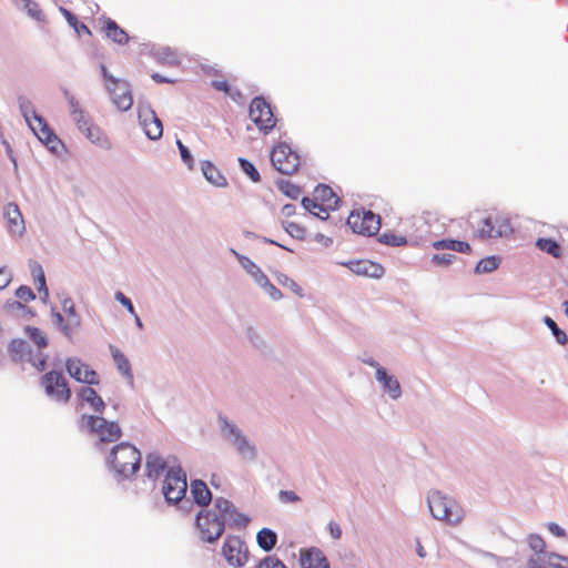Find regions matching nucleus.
I'll list each match as a JSON object with an SVG mask.
<instances>
[{"instance_id":"1","label":"nucleus","mask_w":568,"mask_h":568,"mask_svg":"<svg viewBox=\"0 0 568 568\" xmlns=\"http://www.w3.org/2000/svg\"><path fill=\"white\" fill-rule=\"evenodd\" d=\"M250 518L242 514L232 501L226 498H215L211 508L202 509L195 518V529L204 542H215L225 530V526L245 528Z\"/></svg>"},{"instance_id":"2","label":"nucleus","mask_w":568,"mask_h":568,"mask_svg":"<svg viewBox=\"0 0 568 568\" xmlns=\"http://www.w3.org/2000/svg\"><path fill=\"white\" fill-rule=\"evenodd\" d=\"M109 462L114 473L126 479L140 469L141 453L135 446L121 443L113 447Z\"/></svg>"},{"instance_id":"3","label":"nucleus","mask_w":568,"mask_h":568,"mask_svg":"<svg viewBox=\"0 0 568 568\" xmlns=\"http://www.w3.org/2000/svg\"><path fill=\"white\" fill-rule=\"evenodd\" d=\"M339 202V197L332 187L325 184H320L314 189L312 199L303 197L302 205L313 215L322 220H326L328 217V212L336 210Z\"/></svg>"},{"instance_id":"4","label":"nucleus","mask_w":568,"mask_h":568,"mask_svg":"<svg viewBox=\"0 0 568 568\" xmlns=\"http://www.w3.org/2000/svg\"><path fill=\"white\" fill-rule=\"evenodd\" d=\"M428 508L434 518L453 525L460 523L464 516L460 505L440 491L429 494Z\"/></svg>"},{"instance_id":"5","label":"nucleus","mask_w":568,"mask_h":568,"mask_svg":"<svg viewBox=\"0 0 568 568\" xmlns=\"http://www.w3.org/2000/svg\"><path fill=\"white\" fill-rule=\"evenodd\" d=\"M101 72L113 104L120 111L131 109L133 104V97L130 84L125 80L114 78L104 64L101 65Z\"/></svg>"},{"instance_id":"6","label":"nucleus","mask_w":568,"mask_h":568,"mask_svg":"<svg viewBox=\"0 0 568 568\" xmlns=\"http://www.w3.org/2000/svg\"><path fill=\"white\" fill-rule=\"evenodd\" d=\"M81 427L99 436L101 442L112 443L118 440L121 435V428L115 422H109L99 416L82 415Z\"/></svg>"},{"instance_id":"7","label":"nucleus","mask_w":568,"mask_h":568,"mask_svg":"<svg viewBox=\"0 0 568 568\" xmlns=\"http://www.w3.org/2000/svg\"><path fill=\"white\" fill-rule=\"evenodd\" d=\"M513 233L509 219L498 212L487 214L480 222L477 234L480 239H496Z\"/></svg>"},{"instance_id":"8","label":"nucleus","mask_w":568,"mask_h":568,"mask_svg":"<svg viewBox=\"0 0 568 568\" xmlns=\"http://www.w3.org/2000/svg\"><path fill=\"white\" fill-rule=\"evenodd\" d=\"M274 169L286 175L294 174L301 164L300 155L287 144L280 143L271 152Z\"/></svg>"},{"instance_id":"9","label":"nucleus","mask_w":568,"mask_h":568,"mask_svg":"<svg viewBox=\"0 0 568 568\" xmlns=\"http://www.w3.org/2000/svg\"><path fill=\"white\" fill-rule=\"evenodd\" d=\"M41 386L44 393L59 403H68L71 398V389L62 372L50 371L41 378Z\"/></svg>"},{"instance_id":"10","label":"nucleus","mask_w":568,"mask_h":568,"mask_svg":"<svg viewBox=\"0 0 568 568\" xmlns=\"http://www.w3.org/2000/svg\"><path fill=\"white\" fill-rule=\"evenodd\" d=\"M222 555L233 568H242L250 560L246 542L239 536H227L222 545Z\"/></svg>"},{"instance_id":"11","label":"nucleus","mask_w":568,"mask_h":568,"mask_svg":"<svg viewBox=\"0 0 568 568\" xmlns=\"http://www.w3.org/2000/svg\"><path fill=\"white\" fill-rule=\"evenodd\" d=\"M347 225L354 233L372 236L379 231L381 219L372 211L354 210L348 215Z\"/></svg>"},{"instance_id":"12","label":"nucleus","mask_w":568,"mask_h":568,"mask_svg":"<svg viewBox=\"0 0 568 568\" xmlns=\"http://www.w3.org/2000/svg\"><path fill=\"white\" fill-rule=\"evenodd\" d=\"M186 475L183 471L181 465L178 467V469H174L171 473H166L163 480L162 493L168 503L175 504L182 500L186 494Z\"/></svg>"},{"instance_id":"13","label":"nucleus","mask_w":568,"mask_h":568,"mask_svg":"<svg viewBox=\"0 0 568 568\" xmlns=\"http://www.w3.org/2000/svg\"><path fill=\"white\" fill-rule=\"evenodd\" d=\"M180 462L174 455L163 456L159 453H150L145 457V476L156 480L162 475L178 469Z\"/></svg>"},{"instance_id":"14","label":"nucleus","mask_w":568,"mask_h":568,"mask_svg":"<svg viewBox=\"0 0 568 568\" xmlns=\"http://www.w3.org/2000/svg\"><path fill=\"white\" fill-rule=\"evenodd\" d=\"M250 118L255 125L268 133L275 125L276 119L272 112L271 105L263 98H254L250 104Z\"/></svg>"},{"instance_id":"15","label":"nucleus","mask_w":568,"mask_h":568,"mask_svg":"<svg viewBox=\"0 0 568 568\" xmlns=\"http://www.w3.org/2000/svg\"><path fill=\"white\" fill-rule=\"evenodd\" d=\"M223 429L232 436V444L235 446L237 453L247 460H254L256 458V448L248 442L246 436L234 425L224 420Z\"/></svg>"},{"instance_id":"16","label":"nucleus","mask_w":568,"mask_h":568,"mask_svg":"<svg viewBox=\"0 0 568 568\" xmlns=\"http://www.w3.org/2000/svg\"><path fill=\"white\" fill-rule=\"evenodd\" d=\"M67 372L75 381L89 385L99 384V375L88 364L79 358H69L65 362Z\"/></svg>"},{"instance_id":"17","label":"nucleus","mask_w":568,"mask_h":568,"mask_svg":"<svg viewBox=\"0 0 568 568\" xmlns=\"http://www.w3.org/2000/svg\"><path fill=\"white\" fill-rule=\"evenodd\" d=\"M139 119L145 134L151 140H158L162 136V122L150 106H139Z\"/></svg>"},{"instance_id":"18","label":"nucleus","mask_w":568,"mask_h":568,"mask_svg":"<svg viewBox=\"0 0 568 568\" xmlns=\"http://www.w3.org/2000/svg\"><path fill=\"white\" fill-rule=\"evenodd\" d=\"M301 568H331L324 552L316 547L300 549Z\"/></svg>"},{"instance_id":"19","label":"nucleus","mask_w":568,"mask_h":568,"mask_svg":"<svg viewBox=\"0 0 568 568\" xmlns=\"http://www.w3.org/2000/svg\"><path fill=\"white\" fill-rule=\"evenodd\" d=\"M7 229L12 235L21 236L26 231L24 220L16 203H8L3 211Z\"/></svg>"},{"instance_id":"20","label":"nucleus","mask_w":568,"mask_h":568,"mask_svg":"<svg viewBox=\"0 0 568 568\" xmlns=\"http://www.w3.org/2000/svg\"><path fill=\"white\" fill-rule=\"evenodd\" d=\"M371 366L376 367V378L379 383L383 384V387L386 392L389 393L390 397L397 399L400 394V385L396 377L387 374L386 369L379 366L375 362L368 363Z\"/></svg>"},{"instance_id":"21","label":"nucleus","mask_w":568,"mask_h":568,"mask_svg":"<svg viewBox=\"0 0 568 568\" xmlns=\"http://www.w3.org/2000/svg\"><path fill=\"white\" fill-rule=\"evenodd\" d=\"M348 267L355 274L368 277L378 278L384 274V267L381 264L368 260L351 261Z\"/></svg>"},{"instance_id":"22","label":"nucleus","mask_w":568,"mask_h":568,"mask_svg":"<svg viewBox=\"0 0 568 568\" xmlns=\"http://www.w3.org/2000/svg\"><path fill=\"white\" fill-rule=\"evenodd\" d=\"M27 122L33 133L45 144H49L55 140V135L42 116L36 114L28 119Z\"/></svg>"},{"instance_id":"23","label":"nucleus","mask_w":568,"mask_h":568,"mask_svg":"<svg viewBox=\"0 0 568 568\" xmlns=\"http://www.w3.org/2000/svg\"><path fill=\"white\" fill-rule=\"evenodd\" d=\"M103 31L105 36L118 44H126L129 41L128 33L112 19L103 18Z\"/></svg>"},{"instance_id":"24","label":"nucleus","mask_w":568,"mask_h":568,"mask_svg":"<svg viewBox=\"0 0 568 568\" xmlns=\"http://www.w3.org/2000/svg\"><path fill=\"white\" fill-rule=\"evenodd\" d=\"M191 495L200 506H207L212 501V494L203 480L196 479L191 483Z\"/></svg>"},{"instance_id":"25","label":"nucleus","mask_w":568,"mask_h":568,"mask_svg":"<svg viewBox=\"0 0 568 568\" xmlns=\"http://www.w3.org/2000/svg\"><path fill=\"white\" fill-rule=\"evenodd\" d=\"M202 172L205 179L213 185L223 187L226 186L227 181L221 171L210 161H203L201 164Z\"/></svg>"},{"instance_id":"26","label":"nucleus","mask_w":568,"mask_h":568,"mask_svg":"<svg viewBox=\"0 0 568 568\" xmlns=\"http://www.w3.org/2000/svg\"><path fill=\"white\" fill-rule=\"evenodd\" d=\"M82 133L85 134V136L98 146L105 150L111 148L110 140L98 125L92 123L89 126H85V130Z\"/></svg>"},{"instance_id":"27","label":"nucleus","mask_w":568,"mask_h":568,"mask_svg":"<svg viewBox=\"0 0 568 568\" xmlns=\"http://www.w3.org/2000/svg\"><path fill=\"white\" fill-rule=\"evenodd\" d=\"M80 397L83 402L88 403L94 412L102 413L104 410L105 404L101 396L98 395V393L91 388V387H84L80 392Z\"/></svg>"},{"instance_id":"28","label":"nucleus","mask_w":568,"mask_h":568,"mask_svg":"<svg viewBox=\"0 0 568 568\" xmlns=\"http://www.w3.org/2000/svg\"><path fill=\"white\" fill-rule=\"evenodd\" d=\"M113 361L118 369L130 381L133 378L132 369L128 357L115 346H110Z\"/></svg>"},{"instance_id":"29","label":"nucleus","mask_w":568,"mask_h":568,"mask_svg":"<svg viewBox=\"0 0 568 568\" xmlns=\"http://www.w3.org/2000/svg\"><path fill=\"white\" fill-rule=\"evenodd\" d=\"M29 267L37 290L39 293H43L44 298H47L49 293L45 285V276L42 266L36 261H31L29 263Z\"/></svg>"},{"instance_id":"30","label":"nucleus","mask_w":568,"mask_h":568,"mask_svg":"<svg viewBox=\"0 0 568 568\" xmlns=\"http://www.w3.org/2000/svg\"><path fill=\"white\" fill-rule=\"evenodd\" d=\"M70 105L72 108L71 115L73 121L77 123L78 129L84 132L85 126L92 124L90 116L80 108L79 102L74 98L70 99Z\"/></svg>"},{"instance_id":"31","label":"nucleus","mask_w":568,"mask_h":568,"mask_svg":"<svg viewBox=\"0 0 568 568\" xmlns=\"http://www.w3.org/2000/svg\"><path fill=\"white\" fill-rule=\"evenodd\" d=\"M256 541L264 551H271L277 542V535L270 528H262L256 535Z\"/></svg>"},{"instance_id":"32","label":"nucleus","mask_w":568,"mask_h":568,"mask_svg":"<svg viewBox=\"0 0 568 568\" xmlns=\"http://www.w3.org/2000/svg\"><path fill=\"white\" fill-rule=\"evenodd\" d=\"M433 246L436 250H450L459 253H469L471 251L470 245L464 241L457 240H440L436 241Z\"/></svg>"},{"instance_id":"33","label":"nucleus","mask_w":568,"mask_h":568,"mask_svg":"<svg viewBox=\"0 0 568 568\" xmlns=\"http://www.w3.org/2000/svg\"><path fill=\"white\" fill-rule=\"evenodd\" d=\"M10 357L14 362H22L26 356L30 355L29 345L22 339H13L8 347Z\"/></svg>"},{"instance_id":"34","label":"nucleus","mask_w":568,"mask_h":568,"mask_svg":"<svg viewBox=\"0 0 568 568\" xmlns=\"http://www.w3.org/2000/svg\"><path fill=\"white\" fill-rule=\"evenodd\" d=\"M536 246L552 257L559 258L562 255L560 245L552 239L540 237L536 241Z\"/></svg>"},{"instance_id":"35","label":"nucleus","mask_w":568,"mask_h":568,"mask_svg":"<svg viewBox=\"0 0 568 568\" xmlns=\"http://www.w3.org/2000/svg\"><path fill=\"white\" fill-rule=\"evenodd\" d=\"M24 331H26L27 336L31 341H33V343L39 348H44L48 346L47 334L42 329L34 327V326H27Z\"/></svg>"},{"instance_id":"36","label":"nucleus","mask_w":568,"mask_h":568,"mask_svg":"<svg viewBox=\"0 0 568 568\" xmlns=\"http://www.w3.org/2000/svg\"><path fill=\"white\" fill-rule=\"evenodd\" d=\"M158 59L161 63L169 65H178L180 64V55L176 51L170 48H163L158 51Z\"/></svg>"},{"instance_id":"37","label":"nucleus","mask_w":568,"mask_h":568,"mask_svg":"<svg viewBox=\"0 0 568 568\" xmlns=\"http://www.w3.org/2000/svg\"><path fill=\"white\" fill-rule=\"evenodd\" d=\"M275 278L280 285L290 288L293 293H295L298 296H303L301 286L286 274L277 273L275 274Z\"/></svg>"},{"instance_id":"38","label":"nucleus","mask_w":568,"mask_h":568,"mask_svg":"<svg viewBox=\"0 0 568 568\" xmlns=\"http://www.w3.org/2000/svg\"><path fill=\"white\" fill-rule=\"evenodd\" d=\"M544 323L550 328L559 344L566 345L568 343L567 334L558 327V325L551 317L546 316L544 318Z\"/></svg>"},{"instance_id":"39","label":"nucleus","mask_w":568,"mask_h":568,"mask_svg":"<svg viewBox=\"0 0 568 568\" xmlns=\"http://www.w3.org/2000/svg\"><path fill=\"white\" fill-rule=\"evenodd\" d=\"M277 186L281 192H283L286 196L294 199V200L297 199L302 193V190L297 185H295L286 180H281L277 183Z\"/></svg>"},{"instance_id":"40","label":"nucleus","mask_w":568,"mask_h":568,"mask_svg":"<svg viewBox=\"0 0 568 568\" xmlns=\"http://www.w3.org/2000/svg\"><path fill=\"white\" fill-rule=\"evenodd\" d=\"M499 266V260L495 256L483 258L476 266L478 273H489L495 271Z\"/></svg>"},{"instance_id":"41","label":"nucleus","mask_w":568,"mask_h":568,"mask_svg":"<svg viewBox=\"0 0 568 568\" xmlns=\"http://www.w3.org/2000/svg\"><path fill=\"white\" fill-rule=\"evenodd\" d=\"M242 171L255 183L261 181V176L252 162L245 159L239 160Z\"/></svg>"},{"instance_id":"42","label":"nucleus","mask_w":568,"mask_h":568,"mask_svg":"<svg viewBox=\"0 0 568 568\" xmlns=\"http://www.w3.org/2000/svg\"><path fill=\"white\" fill-rule=\"evenodd\" d=\"M24 8L27 9L29 16L37 21H44V13L41 10L40 6L31 0H26Z\"/></svg>"},{"instance_id":"43","label":"nucleus","mask_w":568,"mask_h":568,"mask_svg":"<svg viewBox=\"0 0 568 568\" xmlns=\"http://www.w3.org/2000/svg\"><path fill=\"white\" fill-rule=\"evenodd\" d=\"M379 241L392 246H400L406 244V239L404 236L395 235L393 233H383L379 237Z\"/></svg>"},{"instance_id":"44","label":"nucleus","mask_w":568,"mask_h":568,"mask_svg":"<svg viewBox=\"0 0 568 568\" xmlns=\"http://www.w3.org/2000/svg\"><path fill=\"white\" fill-rule=\"evenodd\" d=\"M548 564L552 568H568V557L550 552L547 555Z\"/></svg>"},{"instance_id":"45","label":"nucleus","mask_w":568,"mask_h":568,"mask_svg":"<svg viewBox=\"0 0 568 568\" xmlns=\"http://www.w3.org/2000/svg\"><path fill=\"white\" fill-rule=\"evenodd\" d=\"M529 547L537 554H541L546 549V542L539 535L532 534L528 537Z\"/></svg>"},{"instance_id":"46","label":"nucleus","mask_w":568,"mask_h":568,"mask_svg":"<svg viewBox=\"0 0 568 568\" xmlns=\"http://www.w3.org/2000/svg\"><path fill=\"white\" fill-rule=\"evenodd\" d=\"M19 106L26 121L37 114L32 102L27 98H19Z\"/></svg>"},{"instance_id":"47","label":"nucleus","mask_w":568,"mask_h":568,"mask_svg":"<svg viewBox=\"0 0 568 568\" xmlns=\"http://www.w3.org/2000/svg\"><path fill=\"white\" fill-rule=\"evenodd\" d=\"M255 568H286V566L274 556H266L263 558Z\"/></svg>"},{"instance_id":"48","label":"nucleus","mask_w":568,"mask_h":568,"mask_svg":"<svg viewBox=\"0 0 568 568\" xmlns=\"http://www.w3.org/2000/svg\"><path fill=\"white\" fill-rule=\"evenodd\" d=\"M28 361L39 372H43L47 367V356L43 355L42 353H38L34 356H32L31 354L28 355Z\"/></svg>"},{"instance_id":"49","label":"nucleus","mask_w":568,"mask_h":568,"mask_svg":"<svg viewBox=\"0 0 568 568\" xmlns=\"http://www.w3.org/2000/svg\"><path fill=\"white\" fill-rule=\"evenodd\" d=\"M16 296L24 302V303H29L31 301H33L36 298V295L34 293L32 292V290L29 287V286H26V285H22L20 286L17 291H16Z\"/></svg>"},{"instance_id":"50","label":"nucleus","mask_w":568,"mask_h":568,"mask_svg":"<svg viewBox=\"0 0 568 568\" xmlns=\"http://www.w3.org/2000/svg\"><path fill=\"white\" fill-rule=\"evenodd\" d=\"M284 227L286 232L295 239H303L305 236V229L295 222H288Z\"/></svg>"},{"instance_id":"51","label":"nucleus","mask_w":568,"mask_h":568,"mask_svg":"<svg viewBox=\"0 0 568 568\" xmlns=\"http://www.w3.org/2000/svg\"><path fill=\"white\" fill-rule=\"evenodd\" d=\"M456 258V256L454 254H450V253H442V254H435L433 257H432V262L436 265H440V266H447L449 265Z\"/></svg>"},{"instance_id":"52","label":"nucleus","mask_w":568,"mask_h":568,"mask_svg":"<svg viewBox=\"0 0 568 568\" xmlns=\"http://www.w3.org/2000/svg\"><path fill=\"white\" fill-rule=\"evenodd\" d=\"M12 275L9 268H0V290L6 288L11 282Z\"/></svg>"},{"instance_id":"53","label":"nucleus","mask_w":568,"mask_h":568,"mask_svg":"<svg viewBox=\"0 0 568 568\" xmlns=\"http://www.w3.org/2000/svg\"><path fill=\"white\" fill-rule=\"evenodd\" d=\"M212 87L217 90V91H222L226 94H230L232 95L231 93V85L229 84L227 80L225 79H222V80H214L212 82Z\"/></svg>"},{"instance_id":"54","label":"nucleus","mask_w":568,"mask_h":568,"mask_svg":"<svg viewBox=\"0 0 568 568\" xmlns=\"http://www.w3.org/2000/svg\"><path fill=\"white\" fill-rule=\"evenodd\" d=\"M242 266L253 276L256 273V268H260L253 261L248 257L240 256L239 257Z\"/></svg>"},{"instance_id":"55","label":"nucleus","mask_w":568,"mask_h":568,"mask_svg":"<svg viewBox=\"0 0 568 568\" xmlns=\"http://www.w3.org/2000/svg\"><path fill=\"white\" fill-rule=\"evenodd\" d=\"M280 499L284 503H296L300 497L293 490H281Z\"/></svg>"},{"instance_id":"56","label":"nucleus","mask_w":568,"mask_h":568,"mask_svg":"<svg viewBox=\"0 0 568 568\" xmlns=\"http://www.w3.org/2000/svg\"><path fill=\"white\" fill-rule=\"evenodd\" d=\"M115 298H116V300H118V301H119L123 306H125V307L128 308V311H129L131 314L135 315L133 304H132V302L130 301V298H129V297H126L123 293L118 292V293L115 294Z\"/></svg>"},{"instance_id":"57","label":"nucleus","mask_w":568,"mask_h":568,"mask_svg":"<svg viewBox=\"0 0 568 568\" xmlns=\"http://www.w3.org/2000/svg\"><path fill=\"white\" fill-rule=\"evenodd\" d=\"M274 301L282 298L281 291L271 282L263 288Z\"/></svg>"},{"instance_id":"58","label":"nucleus","mask_w":568,"mask_h":568,"mask_svg":"<svg viewBox=\"0 0 568 568\" xmlns=\"http://www.w3.org/2000/svg\"><path fill=\"white\" fill-rule=\"evenodd\" d=\"M253 277L262 288H264L270 283L268 277L263 273L261 268H256V273H254Z\"/></svg>"},{"instance_id":"59","label":"nucleus","mask_w":568,"mask_h":568,"mask_svg":"<svg viewBox=\"0 0 568 568\" xmlns=\"http://www.w3.org/2000/svg\"><path fill=\"white\" fill-rule=\"evenodd\" d=\"M547 528L548 530L556 537H559V538H562V537H566V531L564 528H561L558 524L556 523H548L547 524Z\"/></svg>"},{"instance_id":"60","label":"nucleus","mask_w":568,"mask_h":568,"mask_svg":"<svg viewBox=\"0 0 568 568\" xmlns=\"http://www.w3.org/2000/svg\"><path fill=\"white\" fill-rule=\"evenodd\" d=\"M60 12L63 14V17L65 18L67 22L72 27V28H75V26L78 24V19L77 17L71 12L69 11L68 9L63 8V7H60Z\"/></svg>"},{"instance_id":"61","label":"nucleus","mask_w":568,"mask_h":568,"mask_svg":"<svg viewBox=\"0 0 568 568\" xmlns=\"http://www.w3.org/2000/svg\"><path fill=\"white\" fill-rule=\"evenodd\" d=\"M328 529H329V532H331V536L334 538V539H341L342 537V529L339 527L338 524L334 523V521H331L328 524Z\"/></svg>"},{"instance_id":"62","label":"nucleus","mask_w":568,"mask_h":568,"mask_svg":"<svg viewBox=\"0 0 568 568\" xmlns=\"http://www.w3.org/2000/svg\"><path fill=\"white\" fill-rule=\"evenodd\" d=\"M74 31L81 36V34H87V36H92L91 33V30L89 29V27L84 23H81V22H78V24L75 26V28H73Z\"/></svg>"},{"instance_id":"63","label":"nucleus","mask_w":568,"mask_h":568,"mask_svg":"<svg viewBox=\"0 0 568 568\" xmlns=\"http://www.w3.org/2000/svg\"><path fill=\"white\" fill-rule=\"evenodd\" d=\"M182 160L189 165V168H193V158L190 153V151L186 149H183L181 152Z\"/></svg>"},{"instance_id":"64","label":"nucleus","mask_w":568,"mask_h":568,"mask_svg":"<svg viewBox=\"0 0 568 568\" xmlns=\"http://www.w3.org/2000/svg\"><path fill=\"white\" fill-rule=\"evenodd\" d=\"M295 213V206L292 204H286L282 207V214L286 217L293 215Z\"/></svg>"}]
</instances>
